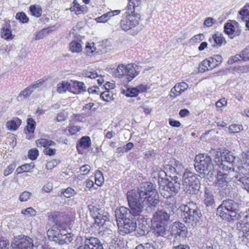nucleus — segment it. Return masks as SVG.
<instances>
[{
    "instance_id": "obj_64",
    "label": "nucleus",
    "mask_w": 249,
    "mask_h": 249,
    "mask_svg": "<svg viewBox=\"0 0 249 249\" xmlns=\"http://www.w3.org/2000/svg\"><path fill=\"white\" fill-rule=\"evenodd\" d=\"M135 249H155L153 246H151L149 244H146L144 246L142 245H138Z\"/></svg>"
},
{
    "instance_id": "obj_33",
    "label": "nucleus",
    "mask_w": 249,
    "mask_h": 249,
    "mask_svg": "<svg viewBox=\"0 0 249 249\" xmlns=\"http://www.w3.org/2000/svg\"><path fill=\"white\" fill-rule=\"evenodd\" d=\"M30 11L32 15L36 17H39L42 14V9L38 5H32L30 6Z\"/></svg>"
},
{
    "instance_id": "obj_43",
    "label": "nucleus",
    "mask_w": 249,
    "mask_h": 249,
    "mask_svg": "<svg viewBox=\"0 0 249 249\" xmlns=\"http://www.w3.org/2000/svg\"><path fill=\"white\" fill-rule=\"evenodd\" d=\"M243 129V126L241 125L232 124L229 126V131L231 133H238Z\"/></svg>"
},
{
    "instance_id": "obj_36",
    "label": "nucleus",
    "mask_w": 249,
    "mask_h": 249,
    "mask_svg": "<svg viewBox=\"0 0 249 249\" xmlns=\"http://www.w3.org/2000/svg\"><path fill=\"white\" fill-rule=\"evenodd\" d=\"M183 92L181 91V89L178 88L177 85H175L171 89L169 96L171 98L174 99L179 96Z\"/></svg>"
},
{
    "instance_id": "obj_46",
    "label": "nucleus",
    "mask_w": 249,
    "mask_h": 249,
    "mask_svg": "<svg viewBox=\"0 0 249 249\" xmlns=\"http://www.w3.org/2000/svg\"><path fill=\"white\" fill-rule=\"evenodd\" d=\"M113 96V94L112 92H110L109 90H106L105 91L103 92L100 95V97L105 101H110Z\"/></svg>"
},
{
    "instance_id": "obj_37",
    "label": "nucleus",
    "mask_w": 249,
    "mask_h": 249,
    "mask_svg": "<svg viewBox=\"0 0 249 249\" xmlns=\"http://www.w3.org/2000/svg\"><path fill=\"white\" fill-rule=\"evenodd\" d=\"M104 181L103 173L101 171L97 170L95 174V182L98 185H100Z\"/></svg>"
},
{
    "instance_id": "obj_48",
    "label": "nucleus",
    "mask_w": 249,
    "mask_h": 249,
    "mask_svg": "<svg viewBox=\"0 0 249 249\" xmlns=\"http://www.w3.org/2000/svg\"><path fill=\"white\" fill-rule=\"evenodd\" d=\"M242 60L244 61L249 60V46L246 47L241 52Z\"/></svg>"
},
{
    "instance_id": "obj_44",
    "label": "nucleus",
    "mask_w": 249,
    "mask_h": 249,
    "mask_svg": "<svg viewBox=\"0 0 249 249\" xmlns=\"http://www.w3.org/2000/svg\"><path fill=\"white\" fill-rule=\"evenodd\" d=\"M72 3L74 4V6L76 7V15H79L81 14V12H85L86 11L85 5H80L77 0H74Z\"/></svg>"
},
{
    "instance_id": "obj_32",
    "label": "nucleus",
    "mask_w": 249,
    "mask_h": 249,
    "mask_svg": "<svg viewBox=\"0 0 249 249\" xmlns=\"http://www.w3.org/2000/svg\"><path fill=\"white\" fill-rule=\"evenodd\" d=\"M172 229L173 230H178L180 231L179 232L177 231V233L179 235L180 234V231L183 232V233H185L187 232V227L185 226V225L182 223L179 222H175L172 225Z\"/></svg>"
},
{
    "instance_id": "obj_24",
    "label": "nucleus",
    "mask_w": 249,
    "mask_h": 249,
    "mask_svg": "<svg viewBox=\"0 0 249 249\" xmlns=\"http://www.w3.org/2000/svg\"><path fill=\"white\" fill-rule=\"evenodd\" d=\"M158 225H153V233L154 235L157 237H163L166 233L165 226L162 224H158Z\"/></svg>"
},
{
    "instance_id": "obj_49",
    "label": "nucleus",
    "mask_w": 249,
    "mask_h": 249,
    "mask_svg": "<svg viewBox=\"0 0 249 249\" xmlns=\"http://www.w3.org/2000/svg\"><path fill=\"white\" fill-rule=\"evenodd\" d=\"M139 94L137 88H133L128 89L126 92L125 94L127 97H134L137 96Z\"/></svg>"
},
{
    "instance_id": "obj_57",
    "label": "nucleus",
    "mask_w": 249,
    "mask_h": 249,
    "mask_svg": "<svg viewBox=\"0 0 249 249\" xmlns=\"http://www.w3.org/2000/svg\"><path fill=\"white\" fill-rule=\"evenodd\" d=\"M57 164V162L56 160H52L48 161L46 164V168L48 170H52Z\"/></svg>"
},
{
    "instance_id": "obj_6",
    "label": "nucleus",
    "mask_w": 249,
    "mask_h": 249,
    "mask_svg": "<svg viewBox=\"0 0 249 249\" xmlns=\"http://www.w3.org/2000/svg\"><path fill=\"white\" fill-rule=\"evenodd\" d=\"M159 191L160 194L167 199H172L176 195L180 188V180L178 177L174 176L168 184L164 186L162 185L163 178L158 177Z\"/></svg>"
},
{
    "instance_id": "obj_58",
    "label": "nucleus",
    "mask_w": 249,
    "mask_h": 249,
    "mask_svg": "<svg viewBox=\"0 0 249 249\" xmlns=\"http://www.w3.org/2000/svg\"><path fill=\"white\" fill-rule=\"evenodd\" d=\"M204 38V35L202 34H200L198 35H196L193 36L191 41L194 42H197L202 40Z\"/></svg>"
},
{
    "instance_id": "obj_63",
    "label": "nucleus",
    "mask_w": 249,
    "mask_h": 249,
    "mask_svg": "<svg viewBox=\"0 0 249 249\" xmlns=\"http://www.w3.org/2000/svg\"><path fill=\"white\" fill-rule=\"evenodd\" d=\"M243 222L246 223L248 227L249 226V209L243 213Z\"/></svg>"
},
{
    "instance_id": "obj_10",
    "label": "nucleus",
    "mask_w": 249,
    "mask_h": 249,
    "mask_svg": "<svg viewBox=\"0 0 249 249\" xmlns=\"http://www.w3.org/2000/svg\"><path fill=\"white\" fill-rule=\"evenodd\" d=\"M222 57L221 55L216 54L212 57H209L202 61L198 67L199 72H204L206 71H210L219 66L222 62Z\"/></svg>"
},
{
    "instance_id": "obj_35",
    "label": "nucleus",
    "mask_w": 249,
    "mask_h": 249,
    "mask_svg": "<svg viewBox=\"0 0 249 249\" xmlns=\"http://www.w3.org/2000/svg\"><path fill=\"white\" fill-rule=\"evenodd\" d=\"M70 50L73 53H79L82 50V46L80 43L76 41H72L70 44Z\"/></svg>"
},
{
    "instance_id": "obj_25",
    "label": "nucleus",
    "mask_w": 249,
    "mask_h": 249,
    "mask_svg": "<svg viewBox=\"0 0 249 249\" xmlns=\"http://www.w3.org/2000/svg\"><path fill=\"white\" fill-rule=\"evenodd\" d=\"M238 18L243 21L249 19V3H247L240 10Z\"/></svg>"
},
{
    "instance_id": "obj_62",
    "label": "nucleus",
    "mask_w": 249,
    "mask_h": 249,
    "mask_svg": "<svg viewBox=\"0 0 249 249\" xmlns=\"http://www.w3.org/2000/svg\"><path fill=\"white\" fill-rule=\"evenodd\" d=\"M80 171L83 173V175H87L90 170V167L88 164L84 165L80 168Z\"/></svg>"
},
{
    "instance_id": "obj_41",
    "label": "nucleus",
    "mask_w": 249,
    "mask_h": 249,
    "mask_svg": "<svg viewBox=\"0 0 249 249\" xmlns=\"http://www.w3.org/2000/svg\"><path fill=\"white\" fill-rule=\"evenodd\" d=\"M73 85L74 87L78 89L79 92L86 91V87L85 84L82 82L74 81H73Z\"/></svg>"
},
{
    "instance_id": "obj_50",
    "label": "nucleus",
    "mask_w": 249,
    "mask_h": 249,
    "mask_svg": "<svg viewBox=\"0 0 249 249\" xmlns=\"http://www.w3.org/2000/svg\"><path fill=\"white\" fill-rule=\"evenodd\" d=\"M240 181L242 183L243 188L249 192V177L240 178Z\"/></svg>"
},
{
    "instance_id": "obj_3",
    "label": "nucleus",
    "mask_w": 249,
    "mask_h": 249,
    "mask_svg": "<svg viewBox=\"0 0 249 249\" xmlns=\"http://www.w3.org/2000/svg\"><path fill=\"white\" fill-rule=\"evenodd\" d=\"M47 235L50 240L60 245L68 244L74 238L73 234L67 233L65 229L57 224L53 225L50 229L48 230Z\"/></svg>"
},
{
    "instance_id": "obj_26",
    "label": "nucleus",
    "mask_w": 249,
    "mask_h": 249,
    "mask_svg": "<svg viewBox=\"0 0 249 249\" xmlns=\"http://www.w3.org/2000/svg\"><path fill=\"white\" fill-rule=\"evenodd\" d=\"M67 90L72 92L70 89V83L68 81H62L57 84V91L59 93H64Z\"/></svg>"
},
{
    "instance_id": "obj_1",
    "label": "nucleus",
    "mask_w": 249,
    "mask_h": 249,
    "mask_svg": "<svg viewBox=\"0 0 249 249\" xmlns=\"http://www.w3.org/2000/svg\"><path fill=\"white\" fill-rule=\"evenodd\" d=\"M127 199L130 209L122 206L115 211L117 223L140 215L147 203L149 207H155L159 202L157 190L150 182L142 184L137 190L128 191Z\"/></svg>"
},
{
    "instance_id": "obj_27",
    "label": "nucleus",
    "mask_w": 249,
    "mask_h": 249,
    "mask_svg": "<svg viewBox=\"0 0 249 249\" xmlns=\"http://www.w3.org/2000/svg\"><path fill=\"white\" fill-rule=\"evenodd\" d=\"M218 165L220 169L223 171H228L232 170L233 167L234 165L233 164V162H230L225 160H222L219 162H216Z\"/></svg>"
},
{
    "instance_id": "obj_55",
    "label": "nucleus",
    "mask_w": 249,
    "mask_h": 249,
    "mask_svg": "<svg viewBox=\"0 0 249 249\" xmlns=\"http://www.w3.org/2000/svg\"><path fill=\"white\" fill-rule=\"evenodd\" d=\"M22 165V170L24 172H31V170L35 167V164L33 162L26 163Z\"/></svg>"
},
{
    "instance_id": "obj_39",
    "label": "nucleus",
    "mask_w": 249,
    "mask_h": 249,
    "mask_svg": "<svg viewBox=\"0 0 249 249\" xmlns=\"http://www.w3.org/2000/svg\"><path fill=\"white\" fill-rule=\"evenodd\" d=\"M76 194V192L71 187H68L64 191L62 190L61 195H63L67 198H70Z\"/></svg>"
},
{
    "instance_id": "obj_29",
    "label": "nucleus",
    "mask_w": 249,
    "mask_h": 249,
    "mask_svg": "<svg viewBox=\"0 0 249 249\" xmlns=\"http://www.w3.org/2000/svg\"><path fill=\"white\" fill-rule=\"evenodd\" d=\"M36 143L37 147H48L49 146L55 145V142L51 140H48L46 139H40L36 141Z\"/></svg>"
},
{
    "instance_id": "obj_11",
    "label": "nucleus",
    "mask_w": 249,
    "mask_h": 249,
    "mask_svg": "<svg viewBox=\"0 0 249 249\" xmlns=\"http://www.w3.org/2000/svg\"><path fill=\"white\" fill-rule=\"evenodd\" d=\"M11 249H33V240L27 236L15 238L11 243Z\"/></svg>"
},
{
    "instance_id": "obj_17",
    "label": "nucleus",
    "mask_w": 249,
    "mask_h": 249,
    "mask_svg": "<svg viewBox=\"0 0 249 249\" xmlns=\"http://www.w3.org/2000/svg\"><path fill=\"white\" fill-rule=\"evenodd\" d=\"M230 180L231 177L228 174L219 171L217 174L214 183L217 187L222 188L227 186Z\"/></svg>"
},
{
    "instance_id": "obj_31",
    "label": "nucleus",
    "mask_w": 249,
    "mask_h": 249,
    "mask_svg": "<svg viewBox=\"0 0 249 249\" xmlns=\"http://www.w3.org/2000/svg\"><path fill=\"white\" fill-rule=\"evenodd\" d=\"M211 40H213L214 42V44H213V47L215 46V45H221L225 41V39L223 37L222 35L218 33L213 35L212 39H209L210 41H211Z\"/></svg>"
},
{
    "instance_id": "obj_34",
    "label": "nucleus",
    "mask_w": 249,
    "mask_h": 249,
    "mask_svg": "<svg viewBox=\"0 0 249 249\" xmlns=\"http://www.w3.org/2000/svg\"><path fill=\"white\" fill-rule=\"evenodd\" d=\"M91 144L90 138L89 136H84L80 139L79 145L85 149L89 148Z\"/></svg>"
},
{
    "instance_id": "obj_9",
    "label": "nucleus",
    "mask_w": 249,
    "mask_h": 249,
    "mask_svg": "<svg viewBox=\"0 0 249 249\" xmlns=\"http://www.w3.org/2000/svg\"><path fill=\"white\" fill-rule=\"evenodd\" d=\"M138 67H134L133 64H128L126 65L124 64L119 65L114 72L116 77H122L124 75L128 76L127 78L128 81H131L134 77L137 76L140 71H138Z\"/></svg>"
},
{
    "instance_id": "obj_42",
    "label": "nucleus",
    "mask_w": 249,
    "mask_h": 249,
    "mask_svg": "<svg viewBox=\"0 0 249 249\" xmlns=\"http://www.w3.org/2000/svg\"><path fill=\"white\" fill-rule=\"evenodd\" d=\"M27 129L29 132L33 133L35 129L36 122L33 118H29L27 121Z\"/></svg>"
},
{
    "instance_id": "obj_2",
    "label": "nucleus",
    "mask_w": 249,
    "mask_h": 249,
    "mask_svg": "<svg viewBox=\"0 0 249 249\" xmlns=\"http://www.w3.org/2000/svg\"><path fill=\"white\" fill-rule=\"evenodd\" d=\"M195 160V168L200 173L201 177L206 178L208 179L213 178L215 170L210 156L199 154L196 157Z\"/></svg>"
},
{
    "instance_id": "obj_18",
    "label": "nucleus",
    "mask_w": 249,
    "mask_h": 249,
    "mask_svg": "<svg viewBox=\"0 0 249 249\" xmlns=\"http://www.w3.org/2000/svg\"><path fill=\"white\" fill-rule=\"evenodd\" d=\"M141 4V0H129L126 7L127 13H134L140 11Z\"/></svg>"
},
{
    "instance_id": "obj_7",
    "label": "nucleus",
    "mask_w": 249,
    "mask_h": 249,
    "mask_svg": "<svg viewBox=\"0 0 249 249\" xmlns=\"http://www.w3.org/2000/svg\"><path fill=\"white\" fill-rule=\"evenodd\" d=\"M182 185L186 193L196 194L199 190V181L194 173L186 171L182 177Z\"/></svg>"
},
{
    "instance_id": "obj_40",
    "label": "nucleus",
    "mask_w": 249,
    "mask_h": 249,
    "mask_svg": "<svg viewBox=\"0 0 249 249\" xmlns=\"http://www.w3.org/2000/svg\"><path fill=\"white\" fill-rule=\"evenodd\" d=\"M1 37L7 40L12 39L13 37L11 30L8 28H3L1 32Z\"/></svg>"
},
{
    "instance_id": "obj_47",
    "label": "nucleus",
    "mask_w": 249,
    "mask_h": 249,
    "mask_svg": "<svg viewBox=\"0 0 249 249\" xmlns=\"http://www.w3.org/2000/svg\"><path fill=\"white\" fill-rule=\"evenodd\" d=\"M38 156V151L37 149L34 148L30 150L28 152V157L32 160H35Z\"/></svg>"
},
{
    "instance_id": "obj_23",
    "label": "nucleus",
    "mask_w": 249,
    "mask_h": 249,
    "mask_svg": "<svg viewBox=\"0 0 249 249\" xmlns=\"http://www.w3.org/2000/svg\"><path fill=\"white\" fill-rule=\"evenodd\" d=\"M204 202L207 206H211L213 204L214 200L212 191L208 188H205L204 191Z\"/></svg>"
},
{
    "instance_id": "obj_53",
    "label": "nucleus",
    "mask_w": 249,
    "mask_h": 249,
    "mask_svg": "<svg viewBox=\"0 0 249 249\" xmlns=\"http://www.w3.org/2000/svg\"><path fill=\"white\" fill-rule=\"evenodd\" d=\"M89 209L92 216H94L97 214V213L101 210V208L97 207L96 206L93 204L89 205Z\"/></svg>"
},
{
    "instance_id": "obj_12",
    "label": "nucleus",
    "mask_w": 249,
    "mask_h": 249,
    "mask_svg": "<svg viewBox=\"0 0 249 249\" xmlns=\"http://www.w3.org/2000/svg\"><path fill=\"white\" fill-rule=\"evenodd\" d=\"M120 234H124L134 231L136 228L135 217L130 219H126L122 223L121 221L117 223Z\"/></svg>"
},
{
    "instance_id": "obj_61",
    "label": "nucleus",
    "mask_w": 249,
    "mask_h": 249,
    "mask_svg": "<svg viewBox=\"0 0 249 249\" xmlns=\"http://www.w3.org/2000/svg\"><path fill=\"white\" fill-rule=\"evenodd\" d=\"M43 153L47 155L53 156L55 153V149L50 148L49 147H46V148L43 150Z\"/></svg>"
},
{
    "instance_id": "obj_14",
    "label": "nucleus",
    "mask_w": 249,
    "mask_h": 249,
    "mask_svg": "<svg viewBox=\"0 0 249 249\" xmlns=\"http://www.w3.org/2000/svg\"><path fill=\"white\" fill-rule=\"evenodd\" d=\"M232 172L234 173V177L240 181V178L248 177L247 176L249 175V166L247 163L243 164L239 163V165H234Z\"/></svg>"
},
{
    "instance_id": "obj_60",
    "label": "nucleus",
    "mask_w": 249,
    "mask_h": 249,
    "mask_svg": "<svg viewBox=\"0 0 249 249\" xmlns=\"http://www.w3.org/2000/svg\"><path fill=\"white\" fill-rule=\"evenodd\" d=\"M240 58L242 59L241 53L239 54H236V55L231 57V58L229 60V63H231V64H232L233 63H235L238 61H240Z\"/></svg>"
},
{
    "instance_id": "obj_8",
    "label": "nucleus",
    "mask_w": 249,
    "mask_h": 249,
    "mask_svg": "<svg viewBox=\"0 0 249 249\" xmlns=\"http://www.w3.org/2000/svg\"><path fill=\"white\" fill-rule=\"evenodd\" d=\"M83 237L77 236L76 242L77 245H79L77 249H104L103 246L100 240L92 236H85L84 244Z\"/></svg>"
},
{
    "instance_id": "obj_28",
    "label": "nucleus",
    "mask_w": 249,
    "mask_h": 249,
    "mask_svg": "<svg viewBox=\"0 0 249 249\" xmlns=\"http://www.w3.org/2000/svg\"><path fill=\"white\" fill-rule=\"evenodd\" d=\"M224 31L225 33L230 36L231 38H233L235 36L238 35L239 34L235 33V28L231 23H227L224 26Z\"/></svg>"
},
{
    "instance_id": "obj_59",
    "label": "nucleus",
    "mask_w": 249,
    "mask_h": 249,
    "mask_svg": "<svg viewBox=\"0 0 249 249\" xmlns=\"http://www.w3.org/2000/svg\"><path fill=\"white\" fill-rule=\"evenodd\" d=\"M47 35V31L46 29H43L39 32H38L36 36V39L39 40L43 38Z\"/></svg>"
},
{
    "instance_id": "obj_38",
    "label": "nucleus",
    "mask_w": 249,
    "mask_h": 249,
    "mask_svg": "<svg viewBox=\"0 0 249 249\" xmlns=\"http://www.w3.org/2000/svg\"><path fill=\"white\" fill-rule=\"evenodd\" d=\"M82 75L90 78H95L98 76L97 73L94 70H85L82 72Z\"/></svg>"
},
{
    "instance_id": "obj_19",
    "label": "nucleus",
    "mask_w": 249,
    "mask_h": 249,
    "mask_svg": "<svg viewBox=\"0 0 249 249\" xmlns=\"http://www.w3.org/2000/svg\"><path fill=\"white\" fill-rule=\"evenodd\" d=\"M177 210V206L176 201L173 198L172 199H167L165 203V210L169 215L171 217L174 215L175 211Z\"/></svg>"
},
{
    "instance_id": "obj_45",
    "label": "nucleus",
    "mask_w": 249,
    "mask_h": 249,
    "mask_svg": "<svg viewBox=\"0 0 249 249\" xmlns=\"http://www.w3.org/2000/svg\"><path fill=\"white\" fill-rule=\"evenodd\" d=\"M16 18L23 23H26L28 21V18L23 12L18 13L16 16Z\"/></svg>"
},
{
    "instance_id": "obj_4",
    "label": "nucleus",
    "mask_w": 249,
    "mask_h": 249,
    "mask_svg": "<svg viewBox=\"0 0 249 249\" xmlns=\"http://www.w3.org/2000/svg\"><path fill=\"white\" fill-rule=\"evenodd\" d=\"M217 212L223 219L227 221L236 219L239 216V205L232 200H224L217 208Z\"/></svg>"
},
{
    "instance_id": "obj_16",
    "label": "nucleus",
    "mask_w": 249,
    "mask_h": 249,
    "mask_svg": "<svg viewBox=\"0 0 249 249\" xmlns=\"http://www.w3.org/2000/svg\"><path fill=\"white\" fill-rule=\"evenodd\" d=\"M235 157L233 156L232 153L229 150H225L223 151H217L214 158L215 162H219L222 160H225L230 162H233Z\"/></svg>"
},
{
    "instance_id": "obj_51",
    "label": "nucleus",
    "mask_w": 249,
    "mask_h": 249,
    "mask_svg": "<svg viewBox=\"0 0 249 249\" xmlns=\"http://www.w3.org/2000/svg\"><path fill=\"white\" fill-rule=\"evenodd\" d=\"M21 213L26 215L32 216L36 214V211L32 207H29L25 209L22 210Z\"/></svg>"
},
{
    "instance_id": "obj_30",
    "label": "nucleus",
    "mask_w": 249,
    "mask_h": 249,
    "mask_svg": "<svg viewBox=\"0 0 249 249\" xmlns=\"http://www.w3.org/2000/svg\"><path fill=\"white\" fill-rule=\"evenodd\" d=\"M129 22V20L124 14L123 16V19L120 21V26L122 30L126 31L133 28V26Z\"/></svg>"
},
{
    "instance_id": "obj_5",
    "label": "nucleus",
    "mask_w": 249,
    "mask_h": 249,
    "mask_svg": "<svg viewBox=\"0 0 249 249\" xmlns=\"http://www.w3.org/2000/svg\"><path fill=\"white\" fill-rule=\"evenodd\" d=\"M182 211L181 214V218L188 226L196 225L198 221L201 214L197 206L193 202H189L187 205H183L180 207Z\"/></svg>"
},
{
    "instance_id": "obj_22",
    "label": "nucleus",
    "mask_w": 249,
    "mask_h": 249,
    "mask_svg": "<svg viewBox=\"0 0 249 249\" xmlns=\"http://www.w3.org/2000/svg\"><path fill=\"white\" fill-rule=\"evenodd\" d=\"M21 124V121L19 118L16 117L14 119L9 121L6 123V128L11 131H14L18 129Z\"/></svg>"
},
{
    "instance_id": "obj_15",
    "label": "nucleus",
    "mask_w": 249,
    "mask_h": 249,
    "mask_svg": "<svg viewBox=\"0 0 249 249\" xmlns=\"http://www.w3.org/2000/svg\"><path fill=\"white\" fill-rule=\"evenodd\" d=\"M44 82V80L43 79H40L36 81L35 83L30 85L22 91L20 93L18 98H20L21 100L26 99L28 97H29L34 90L41 86Z\"/></svg>"
},
{
    "instance_id": "obj_13",
    "label": "nucleus",
    "mask_w": 249,
    "mask_h": 249,
    "mask_svg": "<svg viewBox=\"0 0 249 249\" xmlns=\"http://www.w3.org/2000/svg\"><path fill=\"white\" fill-rule=\"evenodd\" d=\"M169 214L164 210L156 212L154 214L151 220L153 225H158V224L167 225L170 218Z\"/></svg>"
},
{
    "instance_id": "obj_56",
    "label": "nucleus",
    "mask_w": 249,
    "mask_h": 249,
    "mask_svg": "<svg viewBox=\"0 0 249 249\" xmlns=\"http://www.w3.org/2000/svg\"><path fill=\"white\" fill-rule=\"evenodd\" d=\"M15 167H16V164L15 163H12V164H10L8 166L7 169L4 171V176H7L9 175L10 174H11L13 172Z\"/></svg>"
},
{
    "instance_id": "obj_52",
    "label": "nucleus",
    "mask_w": 249,
    "mask_h": 249,
    "mask_svg": "<svg viewBox=\"0 0 249 249\" xmlns=\"http://www.w3.org/2000/svg\"><path fill=\"white\" fill-rule=\"evenodd\" d=\"M10 244L8 240L0 238V249H9Z\"/></svg>"
},
{
    "instance_id": "obj_20",
    "label": "nucleus",
    "mask_w": 249,
    "mask_h": 249,
    "mask_svg": "<svg viewBox=\"0 0 249 249\" xmlns=\"http://www.w3.org/2000/svg\"><path fill=\"white\" fill-rule=\"evenodd\" d=\"M125 15L127 17L129 20V23L132 25L133 27L137 26L139 24V21L141 19V15L140 13L138 12H135L134 13H127V11L125 12Z\"/></svg>"
},
{
    "instance_id": "obj_54",
    "label": "nucleus",
    "mask_w": 249,
    "mask_h": 249,
    "mask_svg": "<svg viewBox=\"0 0 249 249\" xmlns=\"http://www.w3.org/2000/svg\"><path fill=\"white\" fill-rule=\"evenodd\" d=\"M31 195V193L28 191H24L20 194L19 199L21 202L26 201L30 197Z\"/></svg>"
},
{
    "instance_id": "obj_21",
    "label": "nucleus",
    "mask_w": 249,
    "mask_h": 249,
    "mask_svg": "<svg viewBox=\"0 0 249 249\" xmlns=\"http://www.w3.org/2000/svg\"><path fill=\"white\" fill-rule=\"evenodd\" d=\"M120 10L111 11L96 18L95 20L97 22H106L108 21L111 17L118 15L120 14Z\"/></svg>"
}]
</instances>
